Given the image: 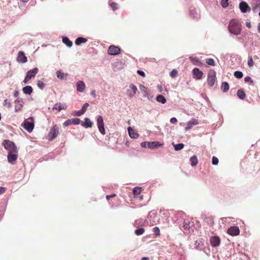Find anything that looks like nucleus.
<instances>
[{
	"mask_svg": "<svg viewBox=\"0 0 260 260\" xmlns=\"http://www.w3.org/2000/svg\"><path fill=\"white\" fill-rule=\"evenodd\" d=\"M39 70L37 68H34L32 70L28 71L26 73V76L29 77L30 79L31 78L34 77L38 73Z\"/></svg>",
	"mask_w": 260,
	"mask_h": 260,
	"instance_id": "412c9836",
	"label": "nucleus"
},
{
	"mask_svg": "<svg viewBox=\"0 0 260 260\" xmlns=\"http://www.w3.org/2000/svg\"><path fill=\"white\" fill-rule=\"evenodd\" d=\"M170 122L172 123H176L177 122V119L175 117L171 118L170 119Z\"/></svg>",
	"mask_w": 260,
	"mask_h": 260,
	"instance_id": "6e6d98bb",
	"label": "nucleus"
},
{
	"mask_svg": "<svg viewBox=\"0 0 260 260\" xmlns=\"http://www.w3.org/2000/svg\"><path fill=\"white\" fill-rule=\"evenodd\" d=\"M4 148L8 151V152H18L17 148L15 143L8 140H4L3 142Z\"/></svg>",
	"mask_w": 260,
	"mask_h": 260,
	"instance_id": "f03ea898",
	"label": "nucleus"
},
{
	"mask_svg": "<svg viewBox=\"0 0 260 260\" xmlns=\"http://www.w3.org/2000/svg\"><path fill=\"white\" fill-rule=\"evenodd\" d=\"M18 152H8L7 159L8 161L12 164H14L18 157Z\"/></svg>",
	"mask_w": 260,
	"mask_h": 260,
	"instance_id": "9b49d317",
	"label": "nucleus"
},
{
	"mask_svg": "<svg viewBox=\"0 0 260 260\" xmlns=\"http://www.w3.org/2000/svg\"><path fill=\"white\" fill-rule=\"evenodd\" d=\"M182 227L184 230H188L190 227L189 222L184 220L183 223Z\"/></svg>",
	"mask_w": 260,
	"mask_h": 260,
	"instance_id": "ea45409f",
	"label": "nucleus"
},
{
	"mask_svg": "<svg viewBox=\"0 0 260 260\" xmlns=\"http://www.w3.org/2000/svg\"><path fill=\"white\" fill-rule=\"evenodd\" d=\"M87 41V39L83 37H79L76 39L75 44L77 45H80L82 43H85Z\"/></svg>",
	"mask_w": 260,
	"mask_h": 260,
	"instance_id": "cd10ccee",
	"label": "nucleus"
},
{
	"mask_svg": "<svg viewBox=\"0 0 260 260\" xmlns=\"http://www.w3.org/2000/svg\"><path fill=\"white\" fill-rule=\"evenodd\" d=\"M14 103L15 111L16 112H18L21 111L24 104L23 99L18 98L16 100H15Z\"/></svg>",
	"mask_w": 260,
	"mask_h": 260,
	"instance_id": "0eeeda50",
	"label": "nucleus"
},
{
	"mask_svg": "<svg viewBox=\"0 0 260 260\" xmlns=\"http://www.w3.org/2000/svg\"><path fill=\"white\" fill-rule=\"evenodd\" d=\"M234 76L238 79H240L243 77V73L240 71H236L234 72Z\"/></svg>",
	"mask_w": 260,
	"mask_h": 260,
	"instance_id": "4c0bfd02",
	"label": "nucleus"
},
{
	"mask_svg": "<svg viewBox=\"0 0 260 260\" xmlns=\"http://www.w3.org/2000/svg\"><path fill=\"white\" fill-rule=\"evenodd\" d=\"M212 163L213 165H217L218 163V159L216 156H213Z\"/></svg>",
	"mask_w": 260,
	"mask_h": 260,
	"instance_id": "49530a36",
	"label": "nucleus"
},
{
	"mask_svg": "<svg viewBox=\"0 0 260 260\" xmlns=\"http://www.w3.org/2000/svg\"><path fill=\"white\" fill-rule=\"evenodd\" d=\"M153 232L155 236H158L160 235V230L158 227H154L153 229Z\"/></svg>",
	"mask_w": 260,
	"mask_h": 260,
	"instance_id": "a19ab883",
	"label": "nucleus"
},
{
	"mask_svg": "<svg viewBox=\"0 0 260 260\" xmlns=\"http://www.w3.org/2000/svg\"><path fill=\"white\" fill-rule=\"evenodd\" d=\"M148 142H144L141 143V146L144 148H147Z\"/></svg>",
	"mask_w": 260,
	"mask_h": 260,
	"instance_id": "864d4df0",
	"label": "nucleus"
},
{
	"mask_svg": "<svg viewBox=\"0 0 260 260\" xmlns=\"http://www.w3.org/2000/svg\"><path fill=\"white\" fill-rule=\"evenodd\" d=\"M17 60L21 63H25L27 61V58L23 52L19 51L18 53Z\"/></svg>",
	"mask_w": 260,
	"mask_h": 260,
	"instance_id": "dca6fc26",
	"label": "nucleus"
},
{
	"mask_svg": "<svg viewBox=\"0 0 260 260\" xmlns=\"http://www.w3.org/2000/svg\"><path fill=\"white\" fill-rule=\"evenodd\" d=\"M19 91L18 90H15L14 93H13V95L14 97L16 98V97H18V95H19Z\"/></svg>",
	"mask_w": 260,
	"mask_h": 260,
	"instance_id": "bf43d9fd",
	"label": "nucleus"
},
{
	"mask_svg": "<svg viewBox=\"0 0 260 260\" xmlns=\"http://www.w3.org/2000/svg\"><path fill=\"white\" fill-rule=\"evenodd\" d=\"M74 112V115L77 116H80L84 114L83 112L81 110L77 111H75Z\"/></svg>",
	"mask_w": 260,
	"mask_h": 260,
	"instance_id": "3c124183",
	"label": "nucleus"
},
{
	"mask_svg": "<svg viewBox=\"0 0 260 260\" xmlns=\"http://www.w3.org/2000/svg\"><path fill=\"white\" fill-rule=\"evenodd\" d=\"M244 81L245 82H247V83L249 82L250 84H252L253 82V80L251 79V77L249 76H246V77H245Z\"/></svg>",
	"mask_w": 260,
	"mask_h": 260,
	"instance_id": "09e8293b",
	"label": "nucleus"
},
{
	"mask_svg": "<svg viewBox=\"0 0 260 260\" xmlns=\"http://www.w3.org/2000/svg\"><path fill=\"white\" fill-rule=\"evenodd\" d=\"M67 107V106L65 103H57L53 106L52 110L60 112L62 110H66Z\"/></svg>",
	"mask_w": 260,
	"mask_h": 260,
	"instance_id": "4468645a",
	"label": "nucleus"
},
{
	"mask_svg": "<svg viewBox=\"0 0 260 260\" xmlns=\"http://www.w3.org/2000/svg\"><path fill=\"white\" fill-rule=\"evenodd\" d=\"M221 89L224 92L228 91L229 89V85L228 83L226 82H222L221 85Z\"/></svg>",
	"mask_w": 260,
	"mask_h": 260,
	"instance_id": "2f4dec72",
	"label": "nucleus"
},
{
	"mask_svg": "<svg viewBox=\"0 0 260 260\" xmlns=\"http://www.w3.org/2000/svg\"><path fill=\"white\" fill-rule=\"evenodd\" d=\"M258 31L260 33V23H259L258 25Z\"/></svg>",
	"mask_w": 260,
	"mask_h": 260,
	"instance_id": "0e129e2a",
	"label": "nucleus"
},
{
	"mask_svg": "<svg viewBox=\"0 0 260 260\" xmlns=\"http://www.w3.org/2000/svg\"><path fill=\"white\" fill-rule=\"evenodd\" d=\"M120 48L116 46L110 45L108 49V53L110 55H117L120 54Z\"/></svg>",
	"mask_w": 260,
	"mask_h": 260,
	"instance_id": "39448f33",
	"label": "nucleus"
},
{
	"mask_svg": "<svg viewBox=\"0 0 260 260\" xmlns=\"http://www.w3.org/2000/svg\"><path fill=\"white\" fill-rule=\"evenodd\" d=\"M116 196V194L113 193L111 195H107L106 196V199L107 200H109L111 198H114Z\"/></svg>",
	"mask_w": 260,
	"mask_h": 260,
	"instance_id": "5fc2aeb1",
	"label": "nucleus"
},
{
	"mask_svg": "<svg viewBox=\"0 0 260 260\" xmlns=\"http://www.w3.org/2000/svg\"><path fill=\"white\" fill-rule=\"evenodd\" d=\"M189 58L191 62L194 65L201 66L203 64V63L200 62L199 59L196 57L190 56Z\"/></svg>",
	"mask_w": 260,
	"mask_h": 260,
	"instance_id": "c85d7f7f",
	"label": "nucleus"
},
{
	"mask_svg": "<svg viewBox=\"0 0 260 260\" xmlns=\"http://www.w3.org/2000/svg\"><path fill=\"white\" fill-rule=\"evenodd\" d=\"M29 80L30 79L29 78V77L26 75L24 79L23 80L24 83L26 84Z\"/></svg>",
	"mask_w": 260,
	"mask_h": 260,
	"instance_id": "4d7b16f0",
	"label": "nucleus"
},
{
	"mask_svg": "<svg viewBox=\"0 0 260 260\" xmlns=\"http://www.w3.org/2000/svg\"><path fill=\"white\" fill-rule=\"evenodd\" d=\"M242 25L237 19H232L228 25V30L232 34L239 35L241 32Z\"/></svg>",
	"mask_w": 260,
	"mask_h": 260,
	"instance_id": "f257e3e1",
	"label": "nucleus"
},
{
	"mask_svg": "<svg viewBox=\"0 0 260 260\" xmlns=\"http://www.w3.org/2000/svg\"><path fill=\"white\" fill-rule=\"evenodd\" d=\"M37 85L38 87L42 89H43L45 87V84L44 82L42 81H38Z\"/></svg>",
	"mask_w": 260,
	"mask_h": 260,
	"instance_id": "de8ad7c7",
	"label": "nucleus"
},
{
	"mask_svg": "<svg viewBox=\"0 0 260 260\" xmlns=\"http://www.w3.org/2000/svg\"><path fill=\"white\" fill-rule=\"evenodd\" d=\"M56 75H57V78L60 79H63L64 77V73L61 72L60 71H57L56 72Z\"/></svg>",
	"mask_w": 260,
	"mask_h": 260,
	"instance_id": "58836bf2",
	"label": "nucleus"
},
{
	"mask_svg": "<svg viewBox=\"0 0 260 260\" xmlns=\"http://www.w3.org/2000/svg\"><path fill=\"white\" fill-rule=\"evenodd\" d=\"M206 63L210 66H214L215 65L214 60L212 58H208L206 60Z\"/></svg>",
	"mask_w": 260,
	"mask_h": 260,
	"instance_id": "c9c22d12",
	"label": "nucleus"
},
{
	"mask_svg": "<svg viewBox=\"0 0 260 260\" xmlns=\"http://www.w3.org/2000/svg\"><path fill=\"white\" fill-rule=\"evenodd\" d=\"M6 191V188L0 187V194L4 193Z\"/></svg>",
	"mask_w": 260,
	"mask_h": 260,
	"instance_id": "13d9d810",
	"label": "nucleus"
},
{
	"mask_svg": "<svg viewBox=\"0 0 260 260\" xmlns=\"http://www.w3.org/2000/svg\"><path fill=\"white\" fill-rule=\"evenodd\" d=\"M199 123L198 120L197 119L192 118L187 122V126L185 127V129L187 131L190 129L193 125H197Z\"/></svg>",
	"mask_w": 260,
	"mask_h": 260,
	"instance_id": "a211bd4d",
	"label": "nucleus"
},
{
	"mask_svg": "<svg viewBox=\"0 0 260 260\" xmlns=\"http://www.w3.org/2000/svg\"><path fill=\"white\" fill-rule=\"evenodd\" d=\"M141 192V187H135L133 189V193L135 198L137 197L138 195Z\"/></svg>",
	"mask_w": 260,
	"mask_h": 260,
	"instance_id": "7c9ffc66",
	"label": "nucleus"
},
{
	"mask_svg": "<svg viewBox=\"0 0 260 260\" xmlns=\"http://www.w3.org/2000/svg\"><path fill=\"white\" fill-rule=\"evenodd\" d=\"M145 232V229L144 228H140L139 229H137L135 231V233L138 235L140 236L142 235Z\"/></svg>",
	"mask_w": 260,
	"mask_h": 260,
	"instance_id": "72a5a7b5",
	"label": "nucleus"
},
{
	"mask_svg": "<svg viewBox=\"0 0 260 260\" xmlns=\"http://www.w3.org/2000/svg\"><path fill=\"white\" fill-rule=\"evenodd\" d=\"M248 65L249 67H251L254 65V61L251 56L248 57Z\"/></svg>",
	"mask_w": 260,
	"mask_h": 260,
	"instance_id": "79ce46f5",
	"label": "nucleus"
},
{
	"mask_svg": "<svg viewBox=\"0 0 260 260\" xmlns=\"http://www.w3.org/2000/svg\"><path fill=\"white\" fill-rule=\"evenodd\" d=\"M97 125L99 131L102 135H105V129L104 128V123L102 116H99L97 118Z\"/></svg>",
	"mask_w": 260,
	"mask_h": 260,
	"instance_id": "423d86ee",
	"label": "nucleus"
},
{
	"mask_svg": "<svg viewBox=\"0 0 260 260\" xmlns=\"http://www.w3.org/2000/svg\"><path fill=\"white\" fill-rule=\"evenodd\" d=\"M128 132L130 137L132 138L136 139L139 137V134L137 132H135L131 127H128Z\"/></svg>",
	"mask_w": 260,
	"mask_h": 260,
	"instance_id": "4be33fe9",
	"label": "nucleus"
},
{
	"mask_svg": "<svg viewBox=\"0 0 260 260\" xmlns=\"http://www.w3.org/2000/svg\"><path fill=\"white\" fill-rule=\"evenodd\" d=\"M3 105L8 108H10L12 106L11 103L7 99L4 100Z\"/></svg>",
	"mask_w": 260,
	"mask_h": 260,
	"instance_id": "a18cd8bd",
	"label": "nucleus"
},
{
	"mask_svg": "<svg viewBox=\"0 0 260 260\" xmlns=\"http://www.w3.org/2000/svg\"><path fill=\"white\" fill-rule=\"evenodd\" d=\"M80 122H81V120L79 118H72V119H68V120H66L63 123V125L64 127H66V126L71 125L72 124L77 125V124H80Z\"/></svg>",
	"mask_w": 260,
	"mask_h": 260,
	"instance_id": "1a4fd4ad",
	"label": "nucleus"
},
{
	"mask_svg": "<svg viewBox=\"0 0 260 260\" xmlns=\"http://www.w3.org/2000/svg\"><path fill=\"white\" fill-rule=\"evenodd\" d=\"M184 145L182 143H179L176 145H174V149L176 151L180 150L182 149Z\"/></svg>",
	"mask_w": 260,
	"mask_h": 260,
	"instance_id": "473e14b6",
	"label": "nucleus"
},
{
	"mask_svg": "<svg viewBox=\"0 0 260 260\" xmlns=\"http://www.w3.org/2000/svg\"><path fill=\"white\" fill-rule=\"evenodd\" d=\"M237 95L241 100H244L246 97L245 93L242 89H239L237 91Z\"/></svg>",
	"mask_w": 260,
	"mask_h": 260,
	"instance_id": "c756f323",
	"label": "nucleus"
},
{
	"mask_svg": "<svg viewBox=\"0 0 260 260\" xmlns=\"http://www.w3.org/2000/svg\"><path fill=\"white\" fill-rule=\"evenodd\" d=\"M22 91L26 94H30L32 92V88L30 86H26L23 88Z\"/></svg>",
	"mask_w": 260,
	"mask_h": 260,
	"instance_id": "393cba45",
	"label": "nucleus"
},
{
	"mask_svg": "<svg viewBox=\"0 0 260 260\" xmlns=\"http://www.w3.org/2000/svg\"><path fill=\"white\" fill-rule=\"evenodd\" d=\"M91 94L93 97H95V95H96L95 90H92V91L91 92Z\"/></svg>",
	"mask_w": 260,
	"mask_h": 260,
	"instance_id": "052dcab7",
	"label": "nucleus"
},
{
	"mask_svg": "<svg viewBox=\"0 0 260 260\" xmlns=\"http://www.w3.org/2000/svg\"><path fill=\"white\" fill-rule=\"evenodd\" d=\"M156 100L157 102L165 104L167 102V100L164 96L161 94L158 95L156 96Z\"/></svg>",
	"mask_w": 260,
	"mask_h": 260,
	"instance_id": "a878e982",
	"label": "nucleus"
},
{
	"mask_svg": "<svg viewBox=\"0 0 260 260\" xmlns=\"http://www.w3.org/2000/svg\"><path fill=\"white\" fill-rule=\"evenodd\" d=\"M142 260H149V257H143L142 258Z\"/></svg>",
	"mask_w": 260,
	"mask_h": 260,
	"instance_id": "e2e57ef3",
	"label": "nucleus"
},
{
	"mask_svg": "<svg viewBox=\"0 0 260 260\" xmlns=\"http://www.w3.org/2000/svg\"><path fill=\"white\" fill-rule=\"evenodd\" d=\"M81 124L85 128H89L92 126L93 122L88 118H85V121H82Z\"/></svg>",
	"mask_w": 260,
	"mask_h": 260,
	"instance_id": "aec40b11",
	"label": "nucleus"
},
{
	"mask_svg": "<svg viewBox=\"0 0 260 260\" xmlns=\"http://www.w3.org/2000/svg\"><path fill=\"white\" fill-rule=\"evenodd\" d=\"M62 42L69 47H71L73 45L72 42L67 37H62Z\"/></svg>",
	"mask_w": 260,
	"mask_h": 260,
	"instance_id": "bb28decb",
	"label": "nucleus"
},
{
	"mask_svg": "<svg viewBox=\"0 0 260 260\" xmlns=\"http://www.w3.org/2000/svg\"><path fill=\"white\" fill-rule=\"evenodd\" d=\"M220 4L223 8H226L229 6V0H222Z\"/></svg>",
	"mask_w": 260,
	"mask_h": 260,
	"instance_id": "37998d69",
	"label": "nucleus"
},
{
	"mask_svg": "<svg viewBox=\"0 0 260 260\" xmlns=\"http://www.w3.org/2000/svg\"><path fill=\"white\" fill-rule=\"evenodd\" d=\"M76 86L77 91L83 92L85 89V84L83 81H79L77 83Z\"/></svg>",
	"mask_w": 260,
	"mask_h": 260,
	"instance_id": "5701e85b",
	"label": "nucleus"
},
{
	"mask_svg": "<svg viewBox=\"0 0 260 260\" xmlns=\"http://www.w3.org/2000/svg\"><path fill=\"white\" fill-rule=\"evenodd\" d=\"M159 90H160V91H161V89L160 87L159 88Z\"/></svg>",
	"mask_w": 260,
	"mask_h": 260,
	"instance_id": "69168bd1",
	"label": "nucleus"
},
{
	"mask_svg": "<svg viewBox=\"0 0 260 260\" xmlns=\"http://www.w3.org/2000/svg\"><path fill=\"white\" fill-rule=\"evenodd\" d=\"M178 74V71L176 69H173L170 74L172 78H175Z\"/></svg>",
	"mask_w": 260,
	"mask_h": 260,
	"instance_id": "c03bdc74",
	"label": "nucleus"
},
{
	"mask_svg": "<svg viewBox=\"0 0 260 260\" xmlns=\"http://www.w3.org/2000/svg\"><path fill=\"white\" fill-rule=\"evenodd\" d=\"M89 106V104L88 103H85L83 106H82L81 110L83 112V113H84L86 111V109L87 108V107Z\"/></svg>",
	"mask_w": 260,
	"mask_h": 260,
	"instance_id": "8fccbe9b",
	"label": "nucleus"
},
{
	"mask_svg": "<svg viewBox=\"0 0 260 260\" xmlns=\"http://www.w3.org/2000/svg\"><path fill=\"white\" fill-rule=\"evenodd\" d=\"M137 73H138L139 75H141V76H142V77H145V73H144L143 71H141V70H138V71H137Z\"/></svg>",
	"mask_w": 260,
	"mask_h": 260,
	"instance_id": "603ef678",
	"label": "nucleus"
},
{
	"mask_svg": "<svg viewBox=\"0 0 260 260\" xmlns=\"http://www.w3.org/2000/svg\"><path fill=\"white\" fill-rule=\"evenodd\" d=\"M210 242L211 246L215 247L219 245L220 239L217 236H213L210 238Z\"/></svg>",
	"mask_w": 260,
	"mask_h": 260,
	"instance_id": "f3484780",
	"label": "nucleus"
},
{
	"mask_svg": "<svg viewBox=\"0 0 260 260\" xmlns=\"http://www.w3.org/2000/svg\"><path fill=\"white\" fill-rule=\"evenodd\" d=\"M190 165L192 167L196 166L198 164V159L196 155L192 156L190 158Z\"/></svg>",
	"mask_w": 260,
	"mask_h": 260,
	"instance_id": "b1692460",
	"label": "nucleus"
},
{
	"mask_svg": "<svg viewBox=\"0 0 260 260\" xmlns=\"http://www.w3.org/2000/svg\"><path fill=\"white\" fill-rule=\"evenodd\" d=\"M60 126L57 124L54 125L50 130L47 139L49 141H52L59 134V130Z\"/></svg>",
	"mask_w": 260,
	"mask_h": 260,
	"instance_id": "7ed1b4c3",
	"label": "nucleus"
},
{
	"mask_svg": "<svg viewBox=\"0 0 260 260\" xmlns=\"http://www.w3.org/2000/svg\"><path fill=\"white\" fill-rule=\"evenodd\" d=\"M22 126L28 132H31L34 128V124L33 122H29L25 120L23 123Z\"/></svg>",
	"mask_w": 260,
	"mask_h": 260,
	"instance_id": "f8f14e48",
	"label": "nucleus"
},
{
	"mask_svg": "<svg viewBox=\"0 0 260 260\" xmlns=\"http://www.w3.org/2000/svg\"><path fill=\"white\" fill-rule=\"evenodd\" d=\"M239 8L242 13H246L247 11L249 12L251 10V9L248 4L244 1H242L240 3Z\"/></svg>",
	"mask_w": 260,
	"mask_h": 260,
	"instance_id": "2eb2a0df",
	"label": "nucleus"
},
{
	"mask_svg": "<svg viewBox=\"0 0 260 260\" xmlns=\"http://www.w3.org/2000/svg\"><path fill=\"white\" fill-rule=\"evenodd\" d=\"M216 80V72L213 70L209 71L207 76V83L209 86H213Z\"/></svg>",
	"mask_w": 260,
	"mask_h": 260,
	"instance_id": "20e7f679",
	"label": "nucleus"
},
{
	"mask_svg": "<svg viewBox=\"0 0 260 260\" xmlns=\"http://www.w3.org/2000/svg\"><path fill=\"white\" fill-rule=\"evenodd\" d=\"M139 87H140L141 91L143 92L144 95L145 96H146L148 94L147 89L146 87H145L144 85H140Z\"/></svg>",
	"mask_w": 260,
	"mask_h": 260,
	"instance_id": "f704fd0d",
	"label": "nucleus"
},
{
	"mask_svg": "<svg viewBox=\"0 0 260 260\" xmlns=\"http://www.w3.org/2000/svg\"><path fill=\"white\" fill-rule=\"evenodd\" d=\"M227 233L228 234L231 236H235L239 234L240 230L239 228L237 226H232L228 229Z\"/></svg>",
	"mask_w": 260,
	"mask_h": 260,
	"instance_id": "9d476101",
	"label": "nucleus"
},
{
	"mask_svg": "<svg viewBox=\"0 0 260 260\" xmlns=\"http://www.w3.org/2000/svg\"><path fill=\"white\" fill-rule=\"evenodd\" d=\"M246 25L247 27L250 28L251 27V24L249 22H246Z\"/></svg>",
	"mask_w": 260,
	"mask_h": 260,
	"instance_id": "680f3d73",
	"label": "nucleus"
},
{
	"mask_svg": "<svg viewBox=\"0 0 260 260\" xmlns=\"http://www.w3.org/2000/svg\"><path fill=\"white\" fill-rule=\"evenodd\" d=\"M163 145L162 144H160L158 142L153 141V142H148L147 148L150 149H155L159 147H161Z\"/></svg>",
	"mask_w": 260,
	"mask_h": 260,
	"instance_id": "6ab92c4d",
	"label": "nucleus"
},
{
	"mask_svg": "<svg viewBox=\"0 0 260 260\" xmlns=\"http://www.w3.org/2000/svg\"><path fill=\"white\" fill-rule=\"evenodd\" d=\"M193 78L197 80H200L202 78L203 73L198 68H194L192 70Z\"/></svg>",
	"mask_w": 260,
	"mask_h": 260,
	"instance_id": "ddd939ff",
	"label": "nucleus"
},
{
	"mask_svg": "<svg viewBox=\"0 0 260 260\" xmlns=\"http://www.w3.org/2000/svg\"><path fill=\"white\" fill-rule=\"evenodd\" d=\"M137 90V87L135 85L131 84L129 89L127 90L126 94L130 98H132L135 95Z\"/></svg>",
	"mask_w": 260,
	"mask_h": 260,
	"instance_id": "6e6552de",
	"label": "nucleus"
},
{
	"mask_svg": "<svg viewBox=\"0 0 260 260\" xmlns=\"http://www.w3.org/2000/svg\"><path fill=\"white\" fill-rule=\"evenodd\" d=\"M109 5L114 11L117 9V4L114 2H112L111 1H109Z\"/></svg>",
	"mask_w": 260,
	"mask_h": 260,
	"instance_id": "e433bc0d",
	"label": "nucleus"
}]
</instances>
